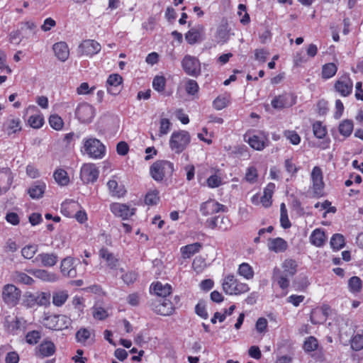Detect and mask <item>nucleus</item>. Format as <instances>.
<instances>
[{"label": "nucleus", "mask_w": 363, "mask_h": 363, "mask_svg": "<svg viewBox=\"0 0 363 363\" xmlns=\"http://www.w3.org/2000/svg\"><path fill=\"white\" fill-rule=\"evenodd\" d=\"M150 172L155 181L161 182L165 176L172 175L174 172V165L167 160H158L152 164Z\"/></svg>", "instance_id": "nucleus-1"}, {"label": "nucleus", "mask_w": 363, "mask_h": 363, "mask_svg": "<svg viewBox=\"0 0 363 363\" xmlns=\"http://www.w3.org/2000/svg\"><path fill=\"white\" fill-rule=\"evenodd\" d=\"M191 137L186 130L174 131L169 140V147L176 153L179 154L190 143Z\"/></svg>", "instance_id": "nucleus-2"}, {"label": "nucleus", "mask_w": 363, "mask_h": 363, "mask_svg": "<svg viewBox=\"0 0 363 363\" xmlns=\"http://www.w3.org/2000/svg\"><path fill=\"white\" fill-rule=\"evenodd\" d=\"M223 289L225 294L238 295L249 290L247 284L238 281L233 275H228L222 284Z\"/></svg>", "instance_id": "nucleus-3"}, {"label": "nucleus", "mask_w": 363, "mask_h": 363, "mask_svg": "<svg viewBox=\"0 0 363 363\" xmlns=\"http://www.w3.org/2000/svg\"><path fill=\"white\" fill-rule=\"evenodd\" d=\"M43 324L48 329L61 330L69 327L71 319L65 315H46L43 318Z\"/></svg>", "instance_id": "nucleus-4"}, {"label": "nucleus", "mask_w": 363, "mask_h": 363, "mask_svg": "<svg viewBox=\"0 0 363 363\" xmlns=\"http://www.w3.org/2000/svg\"><path fill=\"white\" fill-rule=\"evenodd\" d=\"M86 153L92 158L101 159L105 155V146L96 138H89L84 142Z\"/></svg>", "instance_id": "nucleus-5"}, {"label": "nucleus", "mask_w": 363, "mask_h": 363, "mask_svg": "<svg viewBox=\"0 0 363 363\" xmlns=\"http://www.w3.org/2000/svg\"><path fill=\"white\" fill-rule=\"evenodd\" d=\"M21 296V291L15 285L7 284L2 288V299L4 302L11 306L18 304Z\"/></svg>", "instance_id": "nucleus-6"}, {"label": "nucleus", "mask_w": 363, "mask_h": 363, "mask_svg": "<svg viewBox=\"0 0 363 363\" xmlns=\"http://www.w3.org/2000/svg\"><path fill=\"white\" fill-rule=\"evenodd\" d=\"M182 67L185 73L189 76L197 77L201 74V62L194 56L185 55L182 60Z\"/></svg>", "instance_id": "nucleus-7"}, {"label": "nucleus", "mask_w": 363, "mask_h": 363, "mask_svg": "<svg viewBox=\"0 0 363 363\" xmlns=\"http://www.w3.org/2000/svg\"><path fill=\"white\" fill-rule=\"evenodd\" d=\"M311 177L312 180V189L313 193V196L316 198H320L323 196V189L325 186V184L323 182V177L321 169L319 167H314L311 174Z\"/></svg>", "instance_id": "nucleus-8"}, {"label": "nucleus", "mask_w": 363, "mask_h": 363, "mask_svg": "<svg viewBox=\"0 0 363 363\" xmlns=\"http://www.w3.org/2000/svg\"><path fill=\"white\" fill-rule=\"evenodd\" d=\"M99 171L94 164H84L81 168L80 178L85 184L94 183L99 177Z\"/></svg>", "instance_id": "nucleus-9"}, {"label": "nucleus", "mask_w": 363, "mask_h": 363, "mask_svg": "<svg viewBox=\"0 0 363 363\" xmlns=\"http://www.w3.org/2000/svg\"><path fill=\"white\" fill-rule=\"evenodd\" d=\"M94 113L95 111L94 107L87 103L79 104L76 110V116L77 118L82 123H90L94 116Z\"/></svg>", "instance_id": "nucleus-10"}, {"label": "nucleus", "mask_w": 363, "mask_h": 363, "mask_svg": "<svg viewBox=\"0 0 363 363\" xmlns=\"http://www.w3.org/2000/svg\"><path fill=\"white\" fill-rule=\"evenodd\" d=\"M334 88L341 96H347L352 93L353 83L348 76L344 75L335 82Z\"/></svg>", "instance_id": "nucleus-11"}, {"label": "nucleus", "mask_w": 363, "mask_h": 363, "mask_svg": "<svg viewBox=\"0 0 363 363\" xmlns=\"http://www.w3.org/2000/svg\"><path fill=\"white\" fill-rule=\"evenodd\" d=\"M4 326L9 333L17 334L18 331L23 330L26 328V320L16 316H7L5 318Z\"/></svg>", "instance_id": "nucleus-12"}, {"label": "nucleus", "mask_w": 363, "mask_h": 363, "mask_svg": "<svg viewBox=\"0 0 363 363\" xmlns=\"http://www.w3.org/2000/svg\"><path fill=\"white\" fill-rule=\"evenodd\" d=\"M101 50V45L94 40H85L79 45L78 52L80 55L91 56Z\"/></svg>", "instance_id": "nucleus-13"}, {"label": "nucleus", "mask_w": 363, "mask_h": 363, "mask_svg": "<svg viewBox=\"0 0 363 363\" xmlns=\"http://www.w3.org/2000/svg\"><path fill=\"white\" fill-rule=\"evenodd\" d=\"M74 262V259L71 257H67L61 261L60 272L63 276L69 278L77 277V272Z\"/></svg>", "instance_id": "nucleus-14"}, {"label": "nucleus", "mask_w": 363, "mask_h": 363, "mask_svg": "<svg viewBox=\"0 0 363 363\" xmlns=\"http://www.w3.org/2000/svg\"><path fill=\"white\" fill-rule=\"evenodd\" d=\"M58 261L57 255L54 253L43 252L38 254L33 261V263H40L41 266L44 267H54Z\"/></svg>", "instance_id": "nucleus-15"}, {"label": "nucleus", "mask_w": 363, "mask_h": 363, "mask_svg": "<svg viewBox=\"0 0 363 363\" xmlns=\"http://www.w3.org/2000/svg\"><path fill=\"white\" fill-rule=\"evenodd\" d=\"M55 344L50 340H45L35 348V355L40 358L52 356L55 352Z\"/></svg>", "instance_id": "nucleus-16"}, {"label": "nucleus", "mask_w": 363, "mask_h": 363, "mask_svg": "<svg viewBox=\"0 0 363 363\" xmlns=\"http://www.w3.org/2000/svg\"><path fill=\"white\" fill-rule=\"evenodd\" d=\"M28 272L43 281L55 282L59 279L57 274L45 269H33L28 270Z\"/></svg>", "instance_id": "nucleus-17"}, {"label": "nucleus", "mask_w": 363, "mask_h": 363, "mask_svg": "<svg viewBox=\"0 0 363 363\" xmlns=\"http://www.w3.org/2000/svg\"><path fill=\"white\" fill-rule=\"evenodd\" d=\"M203 33L204 26L202 25H197L196 26L191 28L185 34V38L188 43L190 45H194L199 41L203 40Z\"/></svg>", "instance_id": "nucleus-18"}, {"label": "nucleus", "mask_w": 363, "mask_h": 363, "mask_svg": "<svg viewBox=\"0 0 363 363\" xmlns=\"http://www.w3.org/2000/svg\"><path fill=\"white\" fill-rule=\"evenodd\" d=\"M123 78L118 74H112L109 75L107 82L106 87L107 91L112 95H117L121 91V84H122Z\"/></svg>", "instance_id": "nucleus-19"}, {"label": "nucleus", "mask_w": 363, "mask_h": 363, "mask_svg": "<svg viewBox=\"0 0 363 363\" xmlns=\"http://www.w3.org/2000/svg\"><path fill=\"white\" fill-rule=\"evenodd\" d=\"M135 209H130L126 204L114 203L111 205V212L116 216L127 219L134 214Z\"/></svg>", "instance_id": "nucleus-20"}, {"label": "nucleus", "mask_w": 363, "mask_h": 363, "mask_svg": "<svg viewBox=\"0 0 363 363\" xmlns=\"http://www.w3.org/2000/svg\"><path fill=\"white\" fill-rule=\"evenodd\" d=\"M94 330L84 328H80L76 333L77 341L84 345L92 344L94 342Z\"/></svg>", "instance_id": "nucleus-21"}, {"label": "nucleus", "mask_w": 363, "mask_h": 363, "mask_svg": "<svg viewBox=\"0 0 363 363\" xmlns=\"http://www.w3.org/2000/svg\"><path fill=\"white\" fill-rule=\"evenodd\" d=\"M107 186L109 194L112 196L120 198L123 197L126 193L125 186L123 184H118L116 177H113V178L107 182Z\"/></svg>", "instance_id": "nucleus-22"}, {"label": "nucleus", "mask_w": 363, "mask_h": 363, "mask_svg": "<svg viewBox=\"0 0 363 363\" xmlns=\"http://www.w3.org/2000/svg\"><path fill=\"white\" fill-rule=\"evenodd\" d=\"M46 189L45 184L42 181H37L28 189V194L33 199H39L43 196Z\"/></svg>", "instance_id": "nucleus-23"}, {"label": "nucleus", "mask_w": 363, "mask_h": 363, "mask_svg": "<svg viewBox=\"0 0 363 363\" xmlns=\"http://www.w3.org/2000/svg\"><path fill=\"white\" fill-rule=\"evenodd\" d=\"M53 51L55 56L62 62L66 61L69 55L68 46L65 42L56 43L53 45Z\"/></svg>", "instance_id": "nucleus-24"}, {"label": "nucleus", "mask_w": 363, "mask_h": 363, "mask_svg": "<svg viewBox=\"0 0 363 363\" xmlns=\"http://www.w3.org/2000/svg\"><path fill=\"white\" fill-rule=\"evenodd\" d=\"M288 247V244L285 240L281 238L269 239L268 248L270 251L274 252H284Z\"/></svg>", "instance_id": "nucleus-25"}, {"label": "nucleus", "mask_w": 363, "mask_h": 363, "mask_svg": "<svg viewBox=\"0 0 363 363\" xmlns=\"http://www.w3.org/2000/svg\"><path fill=\"white\" fill-rule=\"evenodd\" d=\"M245 140L249 143L251 147L256 150H263L269 143V140L265 136L262 139L257 135L250 136L247 139H246V136H245Z\"/></svg>", "instance_id": "nucleus-26"}, {"label": "nucleus", "mask_w": 363, "mask_h": 363, "mask_svg": "<svg viewBox=\"0 0 363 363\" xmlns=\"http://www.w3.org/2000/svg\"><path fill=\"white\" fill-rule=\"evenodd\" d=\"M201 211L204 215H210L219 211H224L225 206L218 202L210 201L202 205Z\"/></svg>", "instance_id": "nucleus-27"}, {"label": "nucleus", "mask_w": 363, "mask_h": 363, "mask_svg": "<svg viewBox=\"0 0 363 363\" xmlns=\"http://www.w3.org/2000/svg\"><path fill=\"white\" fill-rule=\"evenodd\" d=\"M99 256L106 262L107 266L111 269H116L118 265V259L106 248H101L99 250Z\"/></svg>", "instance_id": "nucleus-28"}, {"label": "nucleus", "mask_w": 363, "mask_h": 363, "mask_svg": "<svg viewBox=\"0 0 363 363\" xmlns=\"http://www.w3.org/2000/svg\"><path fill=\"white\" fill-rule=\"evenodd\" d=\"M289 98L290 96L287 94L275 96L271 102L272 106L275 109H282L284 108L291 106L294 103L289 101Z\"/></svg>", "instance_id": "nucleus-29"}, {"label": "nucleus", "mask_w": 363, "mask_h": 363, "mask_svg": "<svg viewBox=\"0 0 363 363\" xmlns=\"http://www.w3.org/2000/svg\"><path fill=\"white\" fill-rule=\"evenodd\" d=\"M202 248V244L194 242L181 247L180 251L184 259H189L198 253Z\"/></svg>", "instance_id": "nucleus-30"}, {"label": "nucleus", "mask_w": 363, "mask_h": 363, "mask_svg": "<svg viewBox=\"0 0 363 363\" xmlns=\"http://www.w3.org/2000/svg\"><path fill=\"white\" fill-rule=\"evenodd\" d=\"M325 240L326 235L325 232L320 228L315 229L310 236L311 244L318 247L323 246Z\"/></svg>", "instance_id": "nucleus-31"}, {"label": "nucleus", "mask_w": 363, "mask_h": 363, "mask_svg": "<svg viewBox=\"0 0 363 363\" xmlns=\"http://www.w3.org/2000/svg\"><path fill=\"white\" fill-rule=\"evenodd\" d=\"M13 182V176L9 169L0 171V186L5 191L9 190Z\"/></svg>", "instance_id": "nucleus-32"}, {"label": "nucleus", "mask_w": 363, "mask_h": 363, "mask_svg": "<svg viewBox=\"0 0 363 363\" xmlns=\"http://www.w3.org/2000/svg\"><path fill=\"white\" fill-rule=\"evenodd\" d=\"M275 189V184L274 183H269L264 188L263 196L260 199V202L265 208L269 207L272 205V197Z\"/></svg>", "instance_id": "nucleus-33"}, {"label": "nucleus", "mask_w": 363, "mask_h": 363, "mask_svg": "<svg viewBox=\"0 0 363 363\" xmlns=\"http://www.w3.org/2000/svg\"><path fill=\"white\" fill-rule=\"evenodd\" d=\"M151 289L157 296L162 297H166L172 293L171 285L168 284H162L159 281L152 284Z\"/></svg>", "instance_id": "nucleus-34"}, {"label": "nucleus", "mask_w": 363, "mask_h": 363, "mask_svg": "<svg viewBox=\"0 0 363 363\" xmlns=\"http://www.w3.org/2000/svg\"><path fill=\"white\" fill-rule=\"evenodd\" d=\"M12 279L16 283L26 285H32L35 281L31 277L19 271H16L12 274Z\"/></svg>", "instance_id": "nucleus-35"}, {"label": "nucleus", "mask_w": 363, "mask_h": 363, "mask_svg": "<svg viewBox=\"0 0 363 363\" xmlns=\"http://www.w3.org/2000/svg\"><path fill=\"white\" fill-rule=\"evenodd\" d=\"M289 275L282 274L280 269L275 268L274 270L273 278L278 282L279 286L283 289H286L289 286Z\"/></svg>", "instance_id": "nucleus-36"}, {"label": "nucleus", "mask_w": 363, "mask_h": 363, "mask_svg": "<svg viewBox=\"0 0 363 363\" xmlns=\"http://www.w3.org/2000/svg\"><path fill=\"white\" fill-rule=\"evenodd\" d=\"M229 30L225 25L220 26L216 30L215 38L218 43L223 44L229 39Z\"/></svg>", "instance_id": "nucleus-37"}, {"label": "nucleus", "mask_w": 363, "mask_h": 363, "mask_svg": "<svg viewBox=\"0 0 363 363\" xmlns=\"http://www.w3.org/2000/svg\"><path fill=\"white\" fill-rule=\"evenodd\" d=\"M156 308L157 313L162 315H169L174 311L172 303L166 299L160 303Z\"/></svg>", "instance_id": "nucleus-38"}, {"label": "nucleus", "mask_w": 363, "mask_h": 363, "mask_svg": "<svg viewBox=\"0 0 363 363\" xmlns=\"http://www.w3.org/2000/svg\"><path fill=\"white\" fill-rule=\"evenodd\" d=\"M282 274L289 276H294L296 273L297 264L295 260L291 259H286L282 263Z\"/></svg>", "instance_id": "nucleus-39"}, {"label": "nucleus", "mask_w": 363, "mask_h": 363, "mask_svg": "<svg viewBox=\"0 0 363 363\" xmlns=\"http://www.w3.org/2000/svg\"><path fill=\"white\" fill-rule=\"evenodd\" d=\"M20 123L21 121L18 118L9 119L4 124V130L8 135L15 133L21 130Z\"/></svg>", "instance_id": "nucleus-40"}, {"label": "nucleus", "mask_w": 363, "mask_h": 363, "mask_svg": "<svg viewBox=\"0 0 363 363\" xmlns=\"http://www.w3.org/2000/svg\"><path fill=\"white\" fill-rule=\"evenodd\" d=\"M53 177L57 184L61 186L67 185L69 182V178L67 172L62 169H56Z\"/></svg>", "instance_id": "nucleus-41"}, {"label": "nucleus", "mask_w": 363, "mask_h": 363, "mask_svg": "<svg viewBox=\"0 0 363 363\" xmlns=\"http://www.w3.org/2000/svg\"><path fill=\"white\" fill-rule=\"evenodd\" d=\"M353 122L351 120H344L340 125H339V132L340 133L345 136L348 137L351 135L352 130H353Z\"/></svg>", "instance_id": "nucleus-42"}, {"label": "nucleus", "mask_w": 363, "mask_h": 363, "mask_svg": "<svg viewBox=\"0 0 363 363\" xmlns=\"http://www.w3.org/2000/svg\"><path fill=\"white\" fill-rule=\"evenodd\" d=\"M330 244L333 250H339L345 246V238L341 234H334L330 239Z\"/></svg>", "instance_id": "nucleus-43"}, {"label": "nucleus", "mask_w": 363, "mask_h": 363, "mask_svg": "<svg viewBox=\"0 0 363 363\" xmlns=\"http://www.w3.org/2000/svg\"><path fill=\"white\" fill-rule=\"evenodd\" d=\"M69 295L66 291H57L52 295V303L56 306H62L67 300Z\"/></svg>", "instance_id": "nucleus-44"}, {"label": "nucleus", "mask_w": 363, "mask_h": 363, "mask_svg": "<svg viewBox=\"0 0 363 363\" xmlns=\"http://www.w3.org/2000/svg\"><path fill=\"white\" fill-rule=\"evenodd\" d=\"M337 68L334 63H328L323 66L322 68V77L324 79H329L333 77Z\"/></svg>", "instance_id": "nucleus-45"}, {"label": "nucleus", "mask_w": 363, "mask_h": 363, "mask_svg": "<svg viewBox=\"0 0 363 363\" xmlns=\"http://www.w3.org/2000/svg\"><path fill=\"white\" fill-rule=\"evenodd\" d=\"M348 287L351 292L358 293L362 287V280L358 277H352L348 281Z\"/></svg>", "instance_id": "nucleus-46"}, {"label": "nucleus", "mask_w": 363, "mask_h": 363, "mask_svg": "<svg viewBox=\"0 0 363 363\" xmlns=\"http://www.w3.org/2000/svg\"><path fill=\"white\" fill-rule=\"evenodd\" d=\"M159 200V191L157 189L149 191L145 197V203L147 205H156Z\"/></svg>", "instance_id": "nucleus-47"}, {"label": "nucleus", "mask_w": 363, "mask_h": 363, "mask_svg": "<svg viewBox=\"0 0 363 363\" xmlns=\"http://www.w3.org/2000/svg\"><path fill=\"white\" fill-rule=\"evenodd\" d=\"M280 223L282 228L286 229L291 227V223L288 218L287 209L284 203H282L280 206Z\"/></svg>", "instance_id": "nucleus-48"}, {"label": "nucleus", "mask_w": 363, "mask_h": 363, "mask_svg": "<svg viewBox=\"0 0 363 363\" xmlns=\"http://www.w3.org/2000/svg\"><path fill=\"white\" fill-rule=\"evenodd\" d=\"M238 273L247 279H252L254 275L252 268L247 263H242L239 266Z\"/></svg>", "instance_id": "nucleus-49"}, {"label": "nucleus", "mask_w": 363, "mask_h": 363, "mask_svg": "<svg viewBox=\"0 0 363 363\" xmlns=\"http://www.w3.org/2000/svg\"><path fill=\"white\" fill-rule=\"evenodd\" d=\"M172 123L169 119L162 118L160 120V130L158 135L162 137L167 135L171 129Z\"/></svg>", "instance_id": "nucleus-50"}, {"label": "nucleus", "mask_w": 363, "mask_h": 363, "mask_svg": "<svg viewBox=\"0 0 363 363\" xmlns=\"http://www.w3.org/2000/svg\"><path fill=\"white\" fill-rule=\"evenodd\" d=\"M313 131L314 135L320 139L323 138L327 133L325 127L320 121H316L313 124Z\"/></svg>", "instance_id": "nucleus-51"}, {"label": "nucleus", "mask_w": 363, "mask_h": 363, "mask_svg": "<svg viewBox=\"0 0 363 363\" xmlns=\"http://www.w3.org/2000/svg\"><path fill=\"white\" fill-rule=\"evenodd\" d=\"M37 251V245H28L22 248L21 255L24 258L30 259L34 257Z\"/></svg>", "instance_id": "nucleus-52"}, {"label": "nucleus", "mask_w": 363, "mask_h": 363, "mask_svg": "<svg viewBox=\"0 0 363 363\" xmlns=\"http://www.w3.org/2000/svg\"><path fill=\"white\" fill-rule=\"evenodd\" d=\"M49 123L50 126L56 130H60L63 127V121L58 115L54 114L51 115L49 118Z\"/></svg>", "instance_id": "nucleus-53"}, {"label": "nucleus", "mask_w": 363, "mask_h": 363, "mask_svg": "<svg viewBox=\"0 0 363 363\" xmlns=\"http://www.w3.org/2000/svg\"><path fill=\"white\" fill-rule=\"evenodd\" d=\"M41 338V334L38 330H32L26 335V341L29 345H35Z\"/></svg>", "instance_id": "nucleus-54"}, {"label": "nucleus", "mask_w": 363, "mask_h": 363, "mask_svg": "<svg viewBox=\"0 0 363 363\" xmlns=\"http://www.w3.org/2000/svg\"><path fill=\"white\" fill-rule=\"evenodd\" d=\"M166 79L163 76H156L152 82L153 88L159 91H163L165 87Z\"/></svg>", "instance_id": "nucleus-55"}, {"label": "nucleus", "mask_w": 363, "mask_h": 363, "mask_svg": "<svg viewBox=\"0 0 363 363\" xmlns=\"http://www.w3.org/2000/svg\"><path fill=\"white\" fill-rule=\"evenodd\" d=\"M318 340L314 337H308L303 344V348L306 352H312L317 349Z\"/></svg>", "instance_id": "nucleus-56"}, {"label": "nucleus", "mask_w": 363, "mask_h": 363, "mask_svg": "<svg viewBox=\"0 0 363 363\" xmlns=\"http://www.w3.org/2000/svg\"><path fill=\"white\" fill-rule=\"evenodd\" d=\"M284 135L290 141L293 145H298L300 143L301 138L298 134L294 130H285Z\"/></svg>", "instance_id": "nucleus-57"}, {"label": "nucleus", "mask_w": 363, "mask_h": 363, "mask_svg": "<svg viewBox=\"0 0 363 363\" xmlns=\"http://www.w3.org/2000/svg\"><path fill=\"white\" fill-rule=\"evenodd\" d=\"M43 118L40 115H33L28 118V123L33 128H40L43 125Z\"/></svg>", "instance_id": "nucleus-58"}, {"label": "nucleus", "mask_w": 363, "mask_h": 363, "mask_svg": "<svg viewBox=\"0 0 363 363\" xmlns=\"http://www.w3.org/2000/svg\"><path fill=\"white\" fill-rule=\"evenodd\" d=\"M229 103V100L225 96H218L213 102V106L216 110H222L225 108Z\"/></svg>", "instance_id": "nucleus-59"}, {"label": "nucleus", "mask_w": 363, "mask_h": 363, "mask_svg": "<svg viewBox=\"0 0 363 363\" xmlns=\"http://www.w3.org/2000/svg\"><path fill=\"white\" fill-rule=\"evenodd\" d=\"M206 265L205 259L201 257H196L192 263V267L197 273L201 272L206 267Z\"/></svg>", "instance_id": "nucleus-60"}, {"label": "nucleus", "mask_w": 363, "mask_h": 363, "mask_svg": "<svg viewBox=\"0 0 363 363\" xmlns=\"http://www.w3.org/2000/svg\"><path fill=\"white\" fill-rule=\"evenodd\" d=\"M351 347L355 351H359L363 349V335H356L352 339Z\"/></svg>", "instance_id": "nucleus-61"}, {"label": "nucleus", "mask_w": 363, "mask_h": 363, "mask_svg": "<svg viewBox=\"0 0 363 363\" xmlns=\"http://www.w3.org/2000/svg\"><path fill=\"white\" fill-rule=\"evenodd\" d=\"M186 91L188 94L194 95L199 91V85L194 79H189L186 84Z\"/></svg>", "instance_id": "nucleus-62"}, {"label": "nucleus", "mask_w": 363, "mask_h": 363, "mask_svg": "<svg viewBox=\"0 0 363 363\" xmlns=\"http://www.w3.org/2000/svg\"><path fill=\"white\" fill-rule=\"evenodd\" d=\"M138 278V274L133 271L127 272L121 276L125 284L129 285L134 283Z\"/></svg>", "instance_id": "nucleus-63"}, {"label": "nucleus", "mask_w": 363, "mask_h": 363, "mask_svg": "<svg viewBox=\"0 0 363 363\" xmlns=\"http://www.w3.org/2000/svg\"><path fill=\"white\" fill-rule=\"evenodd\" d=\"M269 55V52L263 48L256 49L255 50V59L261 62H264Z\"/></svg>", "instance_id": "nucleus-64"}]
</instances>
